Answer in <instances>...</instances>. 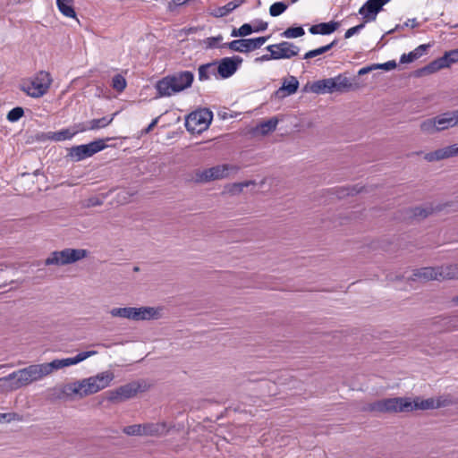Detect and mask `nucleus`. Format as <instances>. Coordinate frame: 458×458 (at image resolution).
I'll list each match as a JSON object with an SVG mask.
<instances>
[{
  "label": "nucleus",
  "instance_id": "obj_1",
  "mask_svg": "<svg viewBox=\"0 0 458 458\" xmlns=\"http://www.w3.org/2000/svg\"><path fill=\"white\" fill-rule=\"evenodd\" d=\"M96 353V351L82 352L78 353L75 357L54 360L48 363L30 365L24 369L14 371L6 377H0V389L5 392L20 389L33 382L42 379L44 377L51 374L54 370L75 365Z\"/></svg>",
  "mask_w": 458,
  "mask_h": 458
},
{
  "label": "nucleus",
  "instance_id": "obj_2",
  "mask_svg": "<svg viewBox=\"0 0 458 458\" xmlns=\"http://www.w3.org/2000/svg\"><path fill=\"white\" fill-rule=\"evenodd\" d=\"M439 406V403L436 402L433 398L420 400L416 398L411 401L410 398L394 397L383 399L369 405V410L371 411L378 412H404L411 411L413 410H428Z\"/></svg>",
  "mask_w": 458,
  "mask_h": 458
},
{
  "label": "nucleus",
  "instance_id": "obj_3",
  "mask_svg": "<svg viewBox=\"0 0 458 458\" xmlns=\"http://www.w3.org/2000/svg\"><path fill=\"white\" fill-rule=\"evenodd\" d=\"M193 80L191 72L183 71L164 77L157 81L156 89L159 97H170L190 88Z\"/></svg>",
  "mask_w": 458,
  "mask_h": 458
},
{
  "label": "nucleus",
  "instance_id": "obj_4",
  "mask_svg": "<svg viewBox=\"0 0 458 458\" xmlns=\"http://www.w3.org/2000/svg\"><path fill=\"white\" fill-rule=\"evenodd\" d=\"M114 378V375L112 371H103L96 376L74 383L69 386V390L71 393L79 394L81 397L87 396L105 389L111 384Z\"/></svg>",
  "mask_w": 458,
  "mask_h": 458
},
{
  "label": "nucleus",
  "instance_id": "obj_5",
  "mask_svg": "<svg viewBox=\"0 0 458 458\" xmlns=\"http://www.w3.org/2000/svg\"><path fill=\"white\" fill-rule=\"evenodd\" d=\"M51 74L46 71H39L31 78L23 80L21 89L28 96L38 98L47 93L52 84Z\"/></svg>",
  "mask_w": 458,
  "mask_h": 458
},
{
  "label": "nucleus",
  "instance_id": "obj_6",
  "mask_svg": "<svg viewBox=\"0 0 458 458\" xmlns=\"http://www.w3.org/2000/svg\"><path fill=\"white\" fill-rule=\"evenodd\" d=\"M352 89L353 85L351 80L343 74L316 81L310 86V90L316 94L347 92Z\"/></svg>",
  "mask_w": 458,
  "mask_h": 458
},
{
  "label": "nucleus",
  "instance_id": "obj_7",
  "mask_svg": "<svg viewBox=\"0 0 458 458\" xmlns=\"http://www.w3.org/2000/svg\"><path fill=\"white\" fill-rule=\"evenodd\" d=\"M413 276L422 281L455 279L458 278V264L439 267H422L417 270Z\"/></svg>",
  "mask_w": 458,
  "mask_h": 458
},
{
  "label": "nucleus",
  "instance_id": "obj_8",
  "mask_svg": "<svg viewBox=\"0 0 458 458\" xmlns=\"http://www.w3.org/2000/svg\"><path fill=\"white\" fill-rule=\"evenodd\" d=\"M213 113L208 108L191 112L185 120L186 129L191 133H201L210 125Z\"/></svg>",
  "mask_w": 458,
  "mask_h": 458
},
{
  "label": "nucleus",
  "instance_id": "obj_9",
  "mask_svg": "<svg viewBox=\"0 0 458 458\" xmlns=\"http://www.w3.org/2000/svg\"><path fill=\"white\" fill-rule=\"evenodd\" d=\"M113 317L126 318L134 320L151 319L157 317V311L154 308H114L111 310Z\"/></svg>",
  "mask_w": 458,
  "mask_h": 458
},
{
  "label": "nucleus",
  "instance_id": "obj_10",
  "mask_svg": "<svg viewBox=\"0 0 458 458\" xmlns=\"http://www.w3.org/2000/svg\"><path fill=\"white\" fill-rule=\"evenodd\" d=\"M85 250L65 249L61 251H55L47 259V265H66L85 258Z\"/></svg>",
  "mask_w": 458,
  "mask_h": 458
},
{
  "label": "nucleus",
  "instance_id": "obj_11",
  "mask_svg": "<svg viewBox=\"0 0 458 458\" xmlns=\"http://www.w3.org/2000/svg\"><path fill=\"white\" fill-rule=\"evenodd\" d=\"M452 112L442 114L437 117L428 119L421 123V131L432 133L438 131H443L450 127L455 126V122L453 119Z\"/></svg>",
  "mask_w": 458,
  "mask_h": 458
},
{
  "label": "nucleus",
  "instance_id": "obj_12",
  "mask_svg": "<svg viewBox=\"0 0 458 458\" xmlns=\"http://www.w3.org/2000/svg\"><path fill=\"white\" fill-rule=\"evenodd\" d=\"M106 144L103 140H98L89 144H83L72 147L69 151V156L75 161H81L94 154L103 150Z\"/></svg>",
  "mask_w": 458,
  "mask_h": 458
},
{
  "label": "nucleus",
  "instance_id": "obj_13",
  "mask_svg": "<svg viewBox=\"0 0 458 458\" xmlns=\"http://www.w3.org/2000/svg\"><path fill=\"white\" fill-rule=\"evenodd\" d=\"M267 38L268 37H259L255 38L234 39L219 46V47H228L235 52L248 53L259 48L266 43Z\"/></svg>",
  "mask_w": 458,
  "mask_h": 458
},
{
  "label": "nucleus",
  "instance_id": "obj_14",
  "mask_svg": "<svg viewBox=\"0 0 458 458\" xmlns=\"http://www.w3.org/2000/svg\"><path fill=\"white\" fill-rule=\"evenodd\" d=\"M266 49L270 52V56L274 57L275 60L290 59L296 56L300 52L299 47L289 41L269 45Z\"/></svg>",
  "mask_w": 458,
  "mask_h": 458
},
{
  "label": "nucleus",
  "instance_id": "obj_15",
  "mask_svg": "<svg viewBox=\"0 0 458 458\" xmlns=\"http://www.w3.org/2000/svg\"><path fill=\"white\" fill-rule=\"evenodd\" d=\"M390 0H367L360 8L359 13L362 15L365 22L375 21L377 13L382 11L383 6Z\"/></svg>",
  "mask_w": 458,
  "mask_h": 458
},
{
  "label": "nucleus",
  "instance_id": "obj_16",
  "mask_svg": "<svg viewBox=\"0 0 458 458\" xmlns=\"http://www.w3.org/2000/svg\"><path fill=\"white\" fill-rule=\"evenodd\" d=\"M140 390V384L131 382L110 391L108 399L112 402L124 401L135 396Z\"/></svg>",
  "mask_w": 458,
  "mask_h": 458
},
{
  "label": "nucleus",
  "instance_id": "obj_17",
  "mask_svg": "<svg viewBox=\"0 0 458 458\" xmlns=\"http://www.w3.org/2000/svg\"><path fill=\"white\" fill-rule=\"evenodd\" d=\"M242 63V58L238 55L224 57L218 63L217 72L224 79L229 78L235 73Z\"/></svg>",
  "mask_w": 458,
  "mask_h": 458
},
{
  "label": "nucleus",
  "instance_id": "obj_18",
  "mask_svg": "<svg viewBox=\"0 0 458 458\" xmlns=\"http://www.w3.org/2000/svg\"><path fill=\"white\" fill-rule=\"evenodd\" d=\"M228 165H216L201 172L196 173L195 180L199 182L217 180L227 176Z\"/></svg>",
  "mask_w": 458,
  "mask_h": 458
},
{
  "label": "nucleus",
  "instance_id": "obj_19",
  "mask_svg": "<svg viewBox=\"0 0 458 458\" xmlns=\"http://www.w3.org/2000/svg\"><path fill=\"white\" fill-rule=\"evenodd\" d=\"M457 155H458V145L454 144V145L447 146L445 148H443L437 149L436 151L429 152V153L426 154L425 159L429 162H432V161H437V160H441V159L455 157Z\"/></svg>",
  "mask_w": 458,
  "mask_h": 458
},
{
  "label": "nucleus",
  "instance_id": "obj_20",
  "mask_svg": "<svg viewBox=\"0 0 458 458\" xmlns=\"http://www.w3.org/2000/svg\"><path fill=\"white\" fill-rule=\"evenodd\" d=\"M143 436L160 437L167 432V425L165 422L143 424Z\"/></svg>",
  "mask_w": 458,
  "mask_h": 458
},
{
  "label": "nucleus",
  "instance_id": "obj_21",
  "mask_svg": "<svg viewBox=\"0 0 458 458\" xmlns=\"http://www.w3.org/2000/svg\"><path fill=\"white\" fill-rule=\"evenodd\" d=\"M339 27L337 21L321 22L318 24L312 25L309 31L313 34L329 35L335 32Z\"/></svg>",
  "mask_w": 458,
  "mask_h": 458
},
{
  "label": "nucleus",
  "instance_id": "obj_22",
  "mask_svg": "<svg viewBox=\"0 0 458 458\" xmlns=\"http://www.w3.org/2000/svg\"><path fill=\"white\" fill-rule=\"evenodd\" d=\"M428 47H429L428 44L420 45L413 51H411L408 54H403L400 58V62L402 64L411 63V62L419 59L420 56H422L426 53V51Z\"/></svg>",
  "mask_w": 458,
  "mask_h": 458
},
{
  "label": "nucleus",
  "instance_id": "obj_23",
  "mask_svg": "<svg viewBox=\"0 0 458 458\" xmlns=\"http://www.w3.org/2000/svg\"><path fill=\"white\" fill-rule=\"evenodd\" d=\"M299 81L294 76H289L283 82L282 87L277 90V93L283 92V96H290L298 90Z\"/></svg>",
  "mask_w": 458,
  "mask_h": 458
},
{
  "label": "nucleus",
  "instance_id": "obj_24",
  "mask_svg": "<svg viewBox=\"0 0 458 458\" xmlns=\"http://www.w3.org/2000/svg\"><path fill=\"white\" fill-rule=\"evenodd\" d=\"M73 4L74 0H56V6L59 12L67 18H76Z\"/></svg>",
  "mask_w": 458,
  "mask_h": 458
},
{
  "label": "nucleus",
  "instance_id": "obj_25",
  "mask_svg": "<svg viewBox=\"0 0 458 458\" xmlns=\"http://www.w3.org/2000/svg\"><path fill=\"white\" fill-rule=\"evenodd\" d=\"M79 131L70 128L63 129L58 131L49 132L48 139L55 141H63L71 140Z\"/></svg>",
  "mask_w": 458,
  "mask_h": 458
},
{
  "label": "nucleus",
  "instance_id": "obj_26",
  "mask_svg": "<svg viewBox=\"0 0 458 458\" xmlns=\"http://www.w3.org/2000/svg\"><path fill=\"white\" fill-rule=\"evenodd\" d=\"M114 114H113L111 117L104 116L102 118L98 119H92L88 123V126L85 129H81V131L85 130H98L101 128H105L108 126L114 120Z\"/></svg>",
  "mask_w": 458,
  "mask_h": 458
},
{
  "label": "nucleus",
  "instance_id": "obj_27",
  "mask_svg": "<svg viewBox=\"0 0 458 458\" xmlns=\"http://www.w3.org/2000/svg\"><path fill=\"white\" fill-rule=\"evenodd\" d=\"M445 67H447V62L445 61V58L440 57V58L434 60L433 62L428 64L427 66H425L422 69V72L429 74V73H434V72H436L443 68H445Z\"/></svg>",
  "mask_w": 458,
  "mask_h": 458
},
{
  "label": "nucleus",
  "instance_id": "obj_28",
  "mask_svg": "<svg viewBox=\"0 0 458 458\" xmlns=\"http://www.w3.org/2000/svg\"><path fill=\"white\" fill-rule=\"evenodd\" d=\"M336 43H337V40H333L331 43H329L327 45L322 46V47L313 49V50H310L304 55L303 59H311L318 55H323V54L327 53V51H329L330 49H332L336 45Z\"/></svg>",
  "mask_w": 458,
  "mask_h": 458
},
{
  "label": "nucleus",
  "instance_id": "obj_29",
  "mask_svg": "<svg viewBox=\"0 0 458 458\" xmlns=\"http://www.w3.org/2000/svg\"><path fill=\"white\" fill-rule=\"evenodd\" d=\"M242 2V0H234L227 3L225 5L217 9L216 16L223 17L228 15L231 12L239 7Z\"/></svg>",
  "mask_w": 458,
  "mask_h": 458
},
{
  "label": "nucleus",
  "instance_id": "obj_30",
  "mask_svg": "<svg viewBox=\"0 0 458 458\" xmlns=\"http://www.w3.org/2000/svg\"><path fill=\"white\" fill-rule=\"evenodd\" d=\"M278 121L276 118H271L266 122L260 123L257 129L265 135L276 130Z\"/></svg>",
  "mask_w": 458,
  "mask_h": 458
},
{
  "label": "nucleus",
  "instance_id": "obj_31",
  "mask_svg": "<svg viewBox=\"0 0 458 458\" xmlns=\"http://www.w3.org/2000/svg\"><path fill=\"white\" fill-rule=\"evenodd\" d=\"M305 31L302 27H290L281 33V36L285 38H296L302 37Z\"/></svg>",
  "mask_w": 458,
  "mask_h": 458
},
{
  "label": "nucleus",
  "instance_id": "obj_32",
  "mask_svg": "<svg viewBox=\"0 0 458 458\" xmlns=\"http://www.w3.org/2000/svg\"><path fill=\"white\" fill-rule=\"evenodd\" d=\"M111 86L113 89H114L118 93H121L125 89L127 86V81L122 74H116L112 79Z\"/></svg>",
  "mask_w": 458,
  "mask_h": 458
},
{
  "label": "nucleus",
  "instance_id": "obj_33",
  "mask_svg": "<svg viewBox=\"0 0 458 458\" xmlns=\"http://www.w3.org/2000/svg\"><path fill=\"white\" fill-rule=\"evenodd\" d=\"M215 73V66L213 64H207L199 67V81H206L210 78V74Z\"/></svg>",
  "mask_w": 458,
  "mask_h": 458
},
{
  "label": "nucleus",
  "instance_id": "obj_34",
  "mask_svg": "<svg viewBox=\"0 0 458 458\" xmlns=\"http://www.w3.org/2000/svg\"><path fill=\"white\" fill-rule=\"evenodd\" d=\"M253 32V29L250 24L244 23L239 29H233L231 36L232 37H245Z\"/></svg>",
  "mask_w": 458,
  "mask_h": 458
},
{
  "label": "nucleus",
  "instance_id": "obj_35",
  "mask_svg": "<svg viewBox=\"0 0 458 458\" xmlns=\"http://www.w3.org/2000/svg\"><path fill=\"white\" fill-rule=\"evenodd\" d=\"M287 4L283 2H276L269 7V13L273 17L281 15L287 9Z\"/></svg>",
  "mask_w": 458,
  "mask_h": 458
},
{
  "label": "nucleus",
  "instance_id": "obj_36",
  "mask_svg": "<svg viewBox=\"0 0 458 458\" xmlns=\"http://www.w3.org/2000/svg\"><path fill=\"white\" fill-rule=\"evenodd\" d=\"M143 424L131 425L123 428V432L129 436H143Z\"/></svg>",
  "mask_w": 458,
  "mask_h": 458
},
{
  "label": "nucleus",
  "instance_id": "obj_37",
  "mask_svg": "<svg viewBox=\"0 0 458 458\" xmlns=\"http://www.w3.org/2000/svg\"><path fill=\"white\" fill-rule=\"evenodd\" d=\"M24 114V111L22 107L17 106L10 110L7 114V120L9 122H17L20 120Z\"/></svg>",
  "mask_w": 458,
  "mask_h": 458
},
{
  "label": "nucleus",
  "instance_id": "obj_38",
  "mask_svg": "<svg viewBox=\"0 0 458 458\" xmlns=\"http://www.w3.org/2000/svg\"><path fill=\"white\" fill-rule=\"evenodd\" d=\"M432 212H433L432 208H415L414 209L411 210V216L415 217V218H417V217L424 218V217H427Z\"/></svg>",
  "mask_w": 458,
  "mask_h": 458
},
{
  "label": "nucleus",
  "instance_id": "obj_39",
  "mask_svg": "<svg viewBox=\"0 0 458 458\" xmlns=\"http://www.w3.org/2000/svg\"><path fill=\"white\" fill-rule=\"evenodd\" d=\"M442 57L445 58L447 67H449L452 64L458 62V48L445 52Z\"/></svg>",
  "mask_w": 458,
  "mask_h": 458
},
{
  "label": "nucleus",
  "instance_id": "obj_40",
  "mask_svg": "<svg viewBox=\"0 0 458 458\" xmlns=\"http://www.w3.org/2000/svg\"><path fill=\"white\" fill-rule=\"evenodd\" d=\"M396 67V63L395 61H388L386 63H384V64H376L374 65L373 68L375 69H383V70H386V71H390V70H393Z\"/></svg>",
  "mask_w": 458,
  "mask_h": 458
},
{
  "label": "nucleus",
  "instance_id": "obj_41",
  "mask_svg": "<svg viewBox=\"0 0 458 458\" xmlns=\"http://www.w3.org/2000/svg\"><path fill=\"white\" fill-rule=\"evenodd\" d=\"M363 27H364V24L361 23V24H359L357 26H354V27H352V28L348 29L345 31L344 38H349L352 37L354 34L359 32Z\"/></svg>",
  "mask_w": 458,
  "mask_h": 458
},
{
  "label": "nucleus",
  "instance_id": "obj_42",
  "mask_svg": "<svg viewBox=\"0 0 458 458\" xmlns=\"http://www.w3.org/2000/svg\"><path fill=\"white\" fill-rule=\"evenodd\" d=\"M222 39L223 37L221 35L217 37L208 38V44L210 47H218V42H220Z\"/></svg>",
  "mask_w": 458,
  "mask_h": 458
},
{
  "label": "nucleus",
  "instance_id": "obj_43",
  "mask_svg": "<svg viewBox=\"0 0 458 458\" xmlns=\"http://www.w3.org/2000/svg\"><path fill=\"white\" fill-rule=\"evenodd\" d=\"M405 26H410L411 28H416L419 26V22L417 21V20L415 18L413 19H409L406 22H405Z\"/></svg>",
  "mask_w": 458,
  "mask_h": 458
},
{
  "label": "nucleus",
  "instance_id": "obj_44",
  "mask_svg": "<svg viewBox=\"0 0 458 458\" xmlns=\"http://www.w3.org/2000/svg\"><path fill=\"white\" fill-rule=\"evenodd\" d=\"M267 23L262 22L259 26L253 29V31H255V32L262 31V30H265L267 29Z\"/></svg>",
  "mask_w": 458,
  "mask_h": 458
},
{
  "label": "nucleus",
  "instance_id": "obj_45",
  "mask_svg": "<svg viewBox=\"0 0 458 458\" xmlns=\"http://www.w3.org/2000/svg\"><path fill=\"white\" fill-rule=\"evenodd\" d=\"M157 123V119H154L149 124L148 126L146 128L145 131L146 132H149Z\"/></svg>",
  "mask_w": 458,
  "mask_h": 458
},
{
  "label": "nucleus",
  "instance_id": "obj_46",
  "mask_svg": "<svg viewBox=\"0 0 458 458\" xmlns=\"http://www.w3.org/2000/svg\"><path fill=\"white\" fill-rule=\"evenodd\" d=\"M452 114L453 119L454 120V122H455V125H458V110L453 111Z\"/></svg>",
  "mask_w": 458,
  "mask_h": 458
},
{
  "label": "nucleus",
  "instance_id": "obj_47",
  "mask_svg": "<svg viewBox=\"0 0 458 458\" xmlns=\"http://www.w3.org/2000/svg\"><path fill=\"white\" fill-rule=\"evenodd\" d=\"M370 70H372V67H364V68H362V69H360V70L359 71V74H360V75H361V74H365V73H367L368 72H369Z\"/></svg>",
  "mask_w": 458,
  "mask_h": 458
},
{
  "label": "nucleus",
  "instance_id": "obj_48",
  "mask_svg": "<svg viewBox=\"0 0 458 458\" xmlns=\"http://www.w3.org/2000/svg\"><path fill=\"white\" fill-rule=\"evenodd\" d=\"M261 60L269 61V60H275L274 57L270 56V53L267 55H263L261 56Z\"/></svg>",
  "mask_w": 458,
  "mask_h": 458
},
{
  "label": "nucleus",
  "instance_id": "obj_49",
  "mask_svg": "<svg viewBox=\"0 0 458 458\" xmlns=\"http://www.w3.org/2000/svg\"><path fill=\"white\" fill-rule=\"evenodd\" d=\"M189 0H174L175 4L181 5L188 2Z\"/></svg>",
  "mask_w": 458,
  "mask_h": 458
},
{
  "label": "nucleus",
  "instance_id": "obj_50",
  "mask_svg": "<svg viewBox=\"0 0 458 458\" xmlns=\"http://www.w3.org/2000/svg\"><path fill=\"white\" fill-rule=\"evenodd\" d=\"M452 301H453L455 305H458V295H457V296H454V297L452 299Z\"/></svg>",
  "mask_w": 458,
  "mask_h": 458
},
{
  "label": "nucleus",
  "instance_id": "obj_51",
  "mask_svg": "<svg viewBox=\"0 0 458 458\" xmlns=\"http://www.w3.org/2000/svg\"><path fill=\"white\" fill-rule=\"evenodd\" d=\"M248 185H249V183H247V182L246 183H240V184L237 185V187H239L240 190H242L243 187L248 186Z\"/></svg>",
  "mask_w": 458,
  "mask_h": 458
},
{
  "label": "nucleus",
  "instance_id": "obj_52",
  "mask_svg": "<svg viewBox=\"0 0 458 458\" xmlns=\"http://www.w3.org/2000/svg\"><path fill=\"white\" fill-rule=\"evenodd\" d=\"M5 416H6L5 414H1V413H0V417H1V418H5Z\"/></svg>",
  "mask_w": 458,
  "mask_h": 458
}]
</instances>
